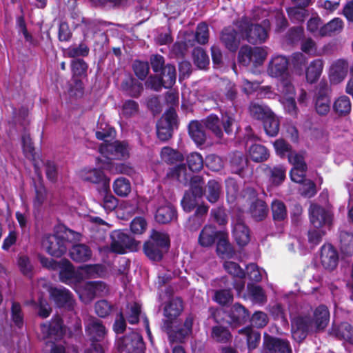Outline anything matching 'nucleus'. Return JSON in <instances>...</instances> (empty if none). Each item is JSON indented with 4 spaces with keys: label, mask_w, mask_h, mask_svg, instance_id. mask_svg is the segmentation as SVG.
Returning a JSON list of instances; mask_svg holds the SVG:
<instances>
[{
    "label": "nucleus",
    "mask_w": 353,
    "mask_h": 353,
    "mask_svg": "<svg viewBox=\"0 0 353 353\" xmlns=\"http://www.w3.org/2000/svg\"><path fill=\"white\" fill-rule=\"evenodd\" d=\"M238 29L242 39L250 44H262L269 37L270 30L268 20H263L261 23H254L250 19L242 17L239 22Z\"/></svg>",
    "instance_id": "f257e3e1"
},
{
    "label": "nucleus",
    "mask_w": 353,
    "mask_h": 353,
    "mask_svg": "<svg viewBox=\"0 0 353 353\" xmlns=\"http://www.w3.org/2000/svg\"><path fill=\"white\" fill-rule=\"evenodd\" d=\"M170 248V236L165 232L152 230L148 239L143 243V251L152 261H161Z\"/></svg>",
    "instance_id": "f03ea898"
},
{
    "label": "nucleus",
    "mask_w": 353,
    "mask_h": 353,
    "mask_svg": "<svg viewBox=\"0 0 353 353\" xmlns=\"http://www.w3.org/2000/svg\"><path fill=\"white\" fill-rule=\"evenodd\" d=\"M205 181L199 175L191 177L190 188L186 190L181 201V205L185 212H192L199 203L205 194Z\"/></svg>",
    "instance_id": "7ed1b4c3"
},
{
    "label": "nucleus",
    "mask_w": 353,
    "mask_h": 353,
    "mask_svg": "<svg viewBox=\"0 0 353 353\" xmlns=\"http://www.w3.org/2000/svg\"><path fill=\"white\" fill-rule=\"evenodd\" d=\"M110 250L112 252L123 254L127 250L137 251L140 242L131 236L127 231L117 230L110 234Z\"/></svg>",
    "instance_id": "20e7f679"
},
{
    "label": "nucleus",
    "mask_w": 353,
    "mask_h": 353,
    "mask_svg": "<svg viewBox=\"0 0 353 353\" xmlns=\"http://www.w3.org/2000/svg\"><path fill=\"white\" fill-rule=\"evenodd\" d=\"M178 115L174 108L170 107L157 123V135L161 142L172 137L174 128H178Z\"/></svg>",
    "instance_id": "39448f33"
},
{
    "label": "nucleus",
    "mask_w": 353,
    "mask_h": 353,
    "mask_svg": "<svg viewBox=\"0 0 353 353\" xmlns=\"http://www.w3.org/2000/svg\"><path fill=\"white\" fill-rule=\"evenodd\" d=\"M115 345L119 353H144L145 350L143 336L136 332H131L118 338Z\"/></svg>",
    "instance_id": "423d86ee"
},
{
    "label": "nucleus",
    "mask_w": 353,
    "mask_h": 353,
    "mask_svg": "<svg viewBox=\"0 0 353 353\" xmlns=\"http://www.w3.org/2000/svg\"><path fill=\"white\" fill-rule=\"evenodd\" d=\"M58 270L59 281L77 291V287L84 279L83 273L79 270H75L72 263L65 258L61 259Z\"/></svg>",
    "instance_id": "0eeeda50"
},
{
    "label": "nucleus",
    "mask_w": 353,
    "mask_h": 353,
    "mask_svg": "<svg viewBox=\"0 0 353 353\" xmlns=\"http://www.w3.org/2000/svg\"><path fill=\"white\" fill-rule=\"evenodd\" d=\"M68 239L63 235L55 234H45L41 241L42 247L52 256L60 258L67 251Z\"/></svg>",
    "instance_id": "6e6552de"
},
{
    "label": "nucleus",
    "mask_w": 353,
    "mask_h": 353,
    "mask_svg": "<svg viewBox=\"0 0 353 353\" xmlns=\"http://www.w3.org/2000/svg\"><path fill=\"white\" fill-rule=\"evenodd\" d=\"M99 152L108 159H125L130 156L129 145L125 141L103 143L99 146Z\"/></svg>",
    "instance_id": "1a4fd4ad"
},
{
    "label": "nucleus",
    "mask_w": 353,
    "mask_h": 353,
    "mask_svg": "<svg viewBox=\"0 0 353 353\" xmlns=\"http://www.w3.org/2000/svg\"><path fill=\"white\" fill-rule=\"evenodd\" d=\"M81 179L86 183L97 185V190H109L110 179L99 168L83 169L79 172Z\"/></svg>",
    "instance_id": "9d476101"
},
{
    "label": "nucleus",
    "mask_w": 353,
    "mask_h": 353,
    "mask_svg": "<svg viewBox=\"0 0 353 353\" xmlns=\"http://www.w3.org/2000/svg\"><path fill=\"white\" fill-rule=\"evenodd\" d=\"M263 353H292L290 341L265 333L262 344Z\"/></svg>",
    "instance_id": "9b49d317"
},
{
    "label": "nucleus",
    "mask_w": 353,
    "mask_h": 353,
    "mask_svg": "<svg viewBox=\"0 0 353 353\" xmlns=\"http://www.w3.org/2000/svg\"><path fill=\"white\" fill-rule=\"evenodd\" d=\"M313 327V320L310 315L299 316L292 321V335L299 342H303Z\"/></svg>",
    "instance_id": "f8f14e48"
},
{
    "label": "nucleus",
    "mask_w": 353,
    "mask_h": 353,
    "mask_svg": "<svg viewBox=\"0 0 353 353\" xmlns=\"http://www.w3.org/2000/svg\"><path fill=\"white\" fill-rule=\"evenodd\" d=\"M309 216L311 224L316 229H319L324 225L330 226L332 224V214L317 204L310 205Z\"/></svg>",
    "instance_id": "ddd939ff"
},
{
    "label": "nucleus",
    "mask_w": 353,
    "mask_h": 353,
    "mask_svg": "<svg viewBox=\"0 0 353 353\" xmlns=\"http://www.w3.org/2000/svg\"><path fill=\"white\" fill-rule=\"evenodd\" d=\"M248 193L250 199H252L249 208V212L251 216L256 221H261L266 218L268 214L267 203L262 199L257 197L258 194L254 188H248Z\"/></svg>",
    "instance_id": "4468645a"
},
{
    "label": "nucleus",
    "mask_w": 353,
    "mask_h": 353,
    "mask_svg": "<svg viewBox=\"0 0 353 353\" xmlns=\"http://www.w3.org/2000/svg\"><path fill=\"white\" fill-rule=\"evenodd\" d=\"M51 299L59 308H66L68 310L74 309V300L72 292L65 288H51L49 290Z\"/></svg>",
    "instance_id": "2eb2a0df"
},
{
    "label": "nucleus",
    "mask_w": 353,
    "mask_h": 353,
    "mask_svg": "<svg viewBox=\"0 0 353 353\" xmlns=\"http://www.w3.org/2000/svg\"><path fill=\"white\" fill-rule=\"evenodd\" d=\"M290 60L283 55H275L269 62L268 72L270 76L275 78L286 77L289 72Z\"/></svg>",
    "instance_id": "dca6fc26"
},
{
    "label": "nucleus",
    "mask_w": 353,
    "mask_h": 353,
    "mask_svg": "<svg viewBox=\"0 0 353 353\" xmlns=\"http://www.w3.org/2000/svg\"><path fill=\"white\" fill-rule=\"evenodd\" d=\"M248 157L240 151H235L229 155V168L232 174L243 177L248 170Z\"/></svg>",
    "instance_id": "f3484780"
},
{
    "label": "nucleus",
    "mask_w": 353,
    "mask_h": 353,
    "mask_svg": "<svg viewBox=\"0 0 353 353\" xmlns=\"http://www.w3.org/2000/svg\"><path fill=\"white\" fill-rule=\"evenodd\" d=\"M85 332L90 342H103L108 330L100 319L94 317L86 325Z\"/></svg>",
    "instance_id": "a211bd4d"
},
{
    "label": "nucleus",
    "mask_w": 353,
    "mask_h": 353,
    "mask_svg": "<svg viewBox=\"0 0 353 353\" xmlns=\"http://www.w3.org/2000/svg\"><path fill=\"white\" fill-rule=\"evenodd\" d=\"M321 262L326 270H333L339 263V254L334 247L329 243L321 248Z\"/></svg>",
    "instance_id": "6ab92c4d"
},
{
    "label": "nucleus",
    "mask_w": 353,
    "mask_h": 353,
    "mask_svg": "<svg viewBox=\"0 0 353 353\" xmlns=\"http://www.w3.org/2000/svg\"><path fill=\"white\" fill-rule=\"evenodd\" d=\"M232 235L239 247H245L250 241V230L240 218L236 219L233 225Z\"/></svg>",
    "instance_id": "aec40b11"
},
{
    "label": "nucleus",
    "mask_w": 353,
    "mask_h": 353,
    "mask_svg": "<svg viewBox=\"0 0 353 353\" xmlns=\"http://www.w3.org/2000/svg\"><path fill=\"white\" fill-rule=\"evenodd\" d=\"M329 333L330 336L338 340L353 345V327L347 322L333 324Z\"/></svg>",
    "instance_id": "412c9836"
},
{
    "label": "nucleus",
    "mask_w": 353,
    "mask_h": 353,
    "mask_svg": "<svg viewBox=\"0 0 353 353\" xmlns=\"http://www.w3.org/2000/svg\"><path fill=\"white\" fill-rule=\"evenodd\" d=\"M41 332L46 339L58 340L63 336V320L57 317L48 323L41 325Z\"/></svg>",
    "instance_id": "4be33fe9"
},
{
    "label": "nucleus",
    "mask_w": 353,
    "mask_h": 353,
    "mask_svg": "<svg viewBox=\"0 0 353 353\" xmlns=\"http://www.w3.org/2000/svg\"><path fill=\"white\" fill-rule=\"evenodd\" d=\"M220 40L225 48L232 52H235L240 45L238 32L231 26L225 27L222 30Z\"/></svg>",
    "instance_id": "5701e85b"
},
{
    "label": "nucleus",
    "mask_w": 353,
    "mask_h": 353,
    "mask_svg": "<svg viewBox=\"0 0 353 353\" xmlns=\"http://www.w3.org/2000/svg\"><path fill=\"white\" fill-rule=\"evenodd\" d=\"M121 88L126 95L132 98H139L143 91V83L131 74L123 80Z\"/></svg>",
    "instance_id": "b1692460"
},
{
    "label": "nucleus",
    "mask_w": 353,
    "mask_h": 353,
    "mask_svg": "<svg viewBox=\"0 0 353 353\" xmlns=\"http://www.w3.org/2000/svg\"><path fill=\"white\" fill-rule=\"evenodd\" d=\"M216 253L222 259H232L236 252L229 241L228 234L224 231L220 232L216 242Z\"/></svg>",
    "instance_id": "393cba45"
},
{
    "label": "nucleus",
    "mask_w": 353,
    "mask_h": 353,
    "mask_svg": "<svg viewBox=\"0 0 353 353\" xmlns=\"http://www.w3.org/2000/svg\"><path fill=\"white\" fill-rule=\"evenodd\" d=\"M230 323L239 326L246 323L250 320V312L242 304L234 303L229 312Z\"/></svg>",
    "instance_id": "a878e982"
},
{
    "label": "nucleus",
    "mask_w": 353,
    "mask_h": 353,
    "mask_svg": "<svg viewBox=\"0 0 353 353\" xmlns=\"http://www.w3.org/2000/svg\"><path fill=\"white\" fill-rule=\"evenodd\" d=\"M348 63L344 59L336 61L330 70V79L332 83L337 84L343 81L347 76Z\"/></svg>",
    "instance_id": "bb28decb"
},
{
    "label": "nucleus",
    "mask_w": 353,
    "mask_h": 353,
    "mask_svg": "<svg viewBox=\"0 0 353 353\" xmlns=\"http://www.w3.org/2000/svg\"><path fill=\"white\" fill-rule=\"evenodd\" d=\"M154 218L159 223L167 224L177 219L176 209L170 203L160 206L156 211Z\"/></svg>",
    "instance_id": "cd10ccee"
},
{
    "label": "nucleus",
    "mask_w": 353,
    "mask_h": 353,
    "mask_svg": "<svg viewBox=\"0 0 353 353\" xmlns=\"http://www.w3.org/2000/svg\"><path fill=\"white\" fill-rule=\"evenodd\" d=\"M313 324L316 330H323L330 321V311L325 305H320L315 308L313 312Z\"/></svg>",
    "instance_id": "c85d7f7f"
},
{
    "label": "nucleus",
    "mask_w": 353,
    "mask_h": 353,
    "mask_svg": "<svg viewBox=\"0 0 353 353\" xmlns=\"http://www.w3.org/2000/svg\"><path fill=\"white\" fill-rule=\"evenodd\" d=\"M71 259L76 263H85L92 256V250L85 244H75L69 251Z\"/></svg>",
    "instance_id": "c756f323"
},
{
    "label": "nucleus",
    "mask_w": 353,
    "mask_h": 353,
    "mask_svg": "<svg viewBox=\"0 0 353 353\" xmlns=\"http://www.w3.org/2000/svg\"><path fill=\"white\" fill-rule=\"evenodd\" d=\"M220 232H223V231L217 230L214 226H205L199 234L198 239L199 243L202 247L212 246L215 241H217Z\"/></svg>",
    "instance_id": "7c9ffc66"
},
{
    "label": "nucleus",
    "mask_w": 353,
    "mask_h": 353,
    "mask_svg": "<svg viewBox=\"0 0 353 353\" xmlns=\"http://www.w3.org/2000/svg\"><path fill=\"white\" fill-rule=\"evenodd\" d=\"M249 158L254 163L266 161L270 156L268 148L260 143L252 144L248 150Z\"/></svg>",
    "instance_id": "2f4dec72"
},
{
    "label": "nucleus",
    "mask_w": 353,
    "mask_h": 353,
    "mask_svg": "<svg viewBox=\"0 0 353 353\" xmlns=\"http://www.w3.org/2000/svg\"><path fill=\"white\" fill-rule=\"evenodd\" d=\"M203 127V123L196 120L190 121L188 125V134L197 145H202L205 143L206 134Z\"/></svg>",
    "instance_id": "473e14b6"
},
{
    "label": "nucleus",
    "mask_w": 353,
    "mask_h": 353,
    "mask_svg": "<svg viewBox=\"0 0 353 353\" xmlns=\"http://www.w3.org/2000/svg\"><path fill=\"white\" fill-rule=\"evenodd\" d=\"M183 310V301L181 297L170 300L163 309V314L166 318L176 319Z\"/></svg>",
    "instance_id": "72a5a7b5"
},
{
    "label": "nucleus",
    "mask_w": 353,
    "mask_h": 353,
    "mask_svg": "<svg viewBox=\"0 0 353 353\" xmlns=\"http://www.w3.org/2000/svg\"><path fill=\"white\" fill-rule=\"evenodd\" d=\"M204 127L210 130L216 138L221 139L223 133L221 119L215 114H210L201 121Z\"/></svg>",
    "instance_id": "f704fd0d"
},
{
    "label": "nucleus",
    "mask_w": 353,
    "mask_h": 353,
    "mask_svg": "<svg viewBox=\"0 0 353 353\" xmlns=\"http://www.w3.org/2000/svg\"><path fill=\"white\" fill-rule=\"evenodd\" d=\"M323 68V62L318 59L312 61L304 70L307 81L310 83L316 82L321 77Z\"/></svg>",
    "instance_id": "c9c22d12"
},
{
    "label": "nucleus",
    "mask_w": 353,
    "mask_h": 353,
    "mask_svg": "<svg viewBox=\"0 0 353 353\" xmlns=\"http://www.w3.org/2000/svg\"><path fill=\"white\" fill-rule=\"evenodd\" d=\"M105 284L102 281H88L85 283L82 293L77 290V292L79 295V298L83 301H91L95 296L97 290L101 287H105Z\"/></svg>",
    "instance_id": "e433bc0d"
},
{
    "label": "nucleus",
    "mask_w": 353,
    "mask_h": 353,
    "mask_svg": "<svg viewBox=\"0 0 353 353\" xmlns=\"http://www.w3.org/2000/svg\"><path fill=\"white\" fill-rule=\"evenodd\" d=\"M205 193L207 200L211 203H216L222 192L221 184L214 180L211 179L208 181L206 185H204Z\"/></svg>",
    "instance_id": "4c0bfd02"
},
{
    "label": "nucleus",
    "mask_w": 353,
    "mask_h": 353,
    "mask_svg": "<svg viewBox=\"0 0 353 353\" xmlns=\"http://www.w3.org/2000/svg\"><path fill=\"white\" fill-rule=\"evenodd\" d=\"M272 219L275 223L283 222L288 219V210L285 204L281 200L275 199L271 203Z\"/></svg>",
    "instance_id": "58836bf2"
},
{
    "label": "nucleus",
    "mask_w": 353,
    "mask_h": 353,
    "mask_svg": "<svg viewBox=\"0 0 353 353\" xmlns=\"http://www.w3.org/2000/svg\"><path fill=\"white\" fill-rule=\"evenodd\" d=\"M343 28V22L339 18H334L319 29L321 37H331L340 33Z\"/></svg>",
    "instance_id": "ea45409f"
},
{
    "label": "nucleus",
    "mask_w": 353,
    "mask_h": 353,
    "mask_svg": "<svg viewBox=\"0 0 353 353\" xmlns=\"http://www.w3.org/2000/svg\"><path fill=\"white\" fill-rule=\"evenodd\" d=\"M239 333L246 336L247 345L250 351L255 350L259 346L261 341V333L259 331L247 326L239 330Z\"/></svg>",
    "instance_id": "a19ab883"
},
{
    "label": "nucleus",
    "mask_w": 353,
    "mask_h": 353,
    "mask_svg": "<svg viewBox=\"0 0 353 353\" xmlns=\"http://www.w3.org/2000/svg\"><path fill=\"white\" fill-rule=\"evenodd\" d=\"M262 122L264 130L268 136L274 137L279 134L280 122L273 112L264 119Z\"/></svg>",
    "instance_id": "79ce46f5"
},
{
    "label": "nucleus",
    "mask_w": 353,
    "mask_h": 353,
    "mask_svg": "<svg viewBox=\"0 0 353 353\" xmlns=\"http://www.w3.org/2000/svg\"><path fill=\"white\" fill-rule=\"evenodd\" d=\"M70 69L72 78H87L88 64L81 58L71 60Z\"/></svg>",
    "instance_id": "37998d69"
},
{
    "label": "nucleus",
    "mask_w": 353,
    "mask_h": 353,
    "mask_svg": "<svg viewBox=\"0 0 353 353\" xmlns=\"http://www.w3.org/2000/svg\"><path fill=\"white\" fill-rule=\"evenodd\" d=\"M334 112L340 117L349 114L352 110V103L347 96L342 95L336 99L333 103Z\"/></svg>",
    "instance_id": "c03bdc74"
},
{
    "label": "nucleus",
    "mask_w": 353,
    "mask_h": 353,
    "mask_svg": "<svg viewBox=\"0 0 353 353\" xmlns=\"http://www.w3.org/2000/svg\"><path fill=\"white\" fill-rule=\"evenodd\" d=\"M162 81L166 85L169 89L172 88L176 83V70L173 64L168 63L166 66L163 68L158 73Z\"/></svg>",
    "instance_id": "a18cd8bd"
},
{
    "label": "nucleus",
    "mask_w": 353,
    "mask_h": 353,
    "mask_svg": "<svg viewBox=\"0 0 353 353\" xmlns=\"http://www.w3.org/2000/svg\"><path fill=\"white\" fill-rule=\"evenodd\" d=\"M249 112L253 119L263 121L270 114H272V111L265 105L251 102L249 105Z\"/></svg>",
    "instance_id": "49530a36"
},
{
    "label": "nucleus",
    "mask_w": 353,
    "mask_h": 353,
    "mask_svg": "<svg viewBox=\"0 0 353 353\" xmlns=\"http://www.w3.org/2000/svg\"><path fill=\"white\" fill-rule=\"evenodd\" d=\"M290 61L294 72L298 75H302L307 68V57L302 52H294L291 55Z\"/></svg>",
    "instance_id": "de8ad7c7"
},
{
    "label": "nucleus",
    "mask_w": 353,
    "mask_h": 353,
    "mask_svg": "<svg viewBox=\"0 0 353 353\" xmlns=\"http://www.w3.org/2000/svg\"><path fill=\"white\" fill-rule=\"evenodd\" d=\"M211 337L217 343H228L232 341V335L228 327L215 325L212 327Z\"/></svg>",
    "instance_id": "09e8293b"
},
{
    "label": "nucleus",
    "mask_w": 353,
    "mask_h": 353,
    "mask_svg": "<svg viewBox=\"0 0 353 353\" xmlns=\"http://www.w3.org/2000/svg\"><path fill=\"white\" fill-rule=\"evenodd\" d=\"M161 157L168 164H174L183 161V155L177 150L165 146L161 149Z\"/></svg>",
    "instance_id": "8fccbe9b"
},
{
    "label": "nucleus",
    "mask_w": 353,
    "mask_h": 353,
    "mask_svg": "<svg viewBox=\"0 0 353 353\" xmlns=\"http://www.w3.org/2000/svg\"><path fill=\"white\" fill-rule=\"evenodd\" d=\"M90 48L86 43L82 41L79 45L73 44L66 49V54L69 58L77 59L89 55Z\"/></svg>",
    "instance_id": "3c124183"
},
{
    "label": "nucleus",
    "mask_w": 353,
    "mask_h": 353,
    "mask_svg": "<svg viewBox=\"0 0 353 353\" xmlns=\"http://www.w3.org/2000/svg\"><path fill=\"white\" fill-rule=\"evenodd\" d=\"M114 193L121 197H125L131 192V183L124 177H119L114 180L112 185Z\"/></svg>",
    "instance_id": "603ef678"
},
{
    "label": "nucleus",
    "mask_w": 353,
    "mask_h": 353,
    "mask_svg": "<svg viewBox=\"0 0 353 353\" xmlns=\"http://www.w3.org/2000/svg\"><path fill=\"white\" fill-rule=\"evenodd\" d=\"M290 21L294 23H303L309 16V11L304 8L290 7L286 10Z\"/></svg>",
    "instance_id": "864d4df0"
},
{
    "label": "nucleus",
    "mask_w": 353,
    "mask_h": 353,
    "mask_svg": "<svg viewBox=\"0 0 353 353\" xmlns=\"http://www.w3.org/2000/svg\"><path fill=\"white\" fill-rule=\"evenodd\" d=\"M194 63L200 69L209 65L210 59L206 51L201 47H196L192 50Z\"/></svg>",
    "instance_id": "5fc2aeb1"
},
{
    "label": "nucleus",
    "mask_w": 353,
    "mask_h": 353,
    "mask_svg": "<svg viewBox=\"0 0 353 353\" xmlns=\"http://www.w3.org/2000/svg\"><path fill=\"white\" fill-rule=\"evenodd\" d=\"M279 79V83L278 85V89L279 92L286 97L294 96L295 88L292 82L291 74H288L286 77H282Z\"/></svg>",
    "instance_id": "6e6d98bb"
},
{
    "label": "nucleus",
    "mask_w": 353,
    "mask_h": 353,
    "mask_svg": "<svg viewBox=\"0 0 353 353\" xmlns=\"http://www.w3.org/2000/svg\"><path fill=\"white\" fill-rule=\"evenodd\" d=\"M126 318L130 324L136 325L139 323L141 313V306L137 302L127 304Z\"/></svg>",
    "instance_id": "4d7b16f0"
},
{
    "label": "nucleus",
    "mask_w": 353,
    "mask_h": 353,
    "mask_svg": "<svg viewBox=\"0 0 353 353\" xmlns=\"http://www.w3.org/2000/svg\"><path fill=\"white\" fill-rule=\"evenodd\" d=\"M132 70L140 81L145 79L150 72V65L148 61L135 59L132 65Z\"/></svg>",
    "instance_id": "13d9d810"
},
{
    "label": "nucleus",
    "mask_w": 353,
    "mask_h": 353,
    "mask_svg": "<svg viewBox=\"0 0 353 353\" xmlns=\"http://www.w3.org/2000/svg\"><path fill=\"white\" fill-rule=\"evenodd\" d=\"M186 163L190 170L194 172H199L203 168V157L196 152H192L187 156Z\"/></svg>",
    "instance_id": "bf43d9fd"
},
{
    "label": "nucleus",
    "mask_w": 353,
    "mask_h": 353,
    "mask_svg": "<svg viewBox=\"0 0 353 353\" xmlns=\"http://www.w3.org/2000/svg\"><path fill=\"white\" fill-rule=\"evenodd\" d=\"M98 130L95 132V137L98 140L103 141L104 143H108V138L112 139L116 133L114 128L107 123H99Z\"/></svg>",
    "instance_id": "052dcab7"
},
{
    "label": "nucleus",
    "mask_w": 353,
    "mask_h": 353,
    "mask_svg": "<svg viewBox=\"0 0 353 353\" xmlns=\"http://www.w3.org/2000/svg\"><path fill=\"white\" fill-rule=\"evenodd\" d=\"M10 316L14 325L21 328L24 323V316L21 305L19 302L14 301L12 302Z\"/></svg>",
    "instance_id": "680f3d73"
},
{
    "label": "nucleus",
    "mask_w": 353,
    "mask_h": 353,
    "mask_svg": "<svg viewBox=\"0 0 353 353\" xmlns=\"http://www.w3.org/2000/svg\"><path fill=\"white\" fill-rule=\"evenodd\" d=\"M29 115L28 108L25 106H21L18 110L13 108L12 119L15 124H19L23 127L29 124L28 117Z\"/></svg>",
    "instance_id": "e2e57ef3"
},
{
    "label": "nucleus",
    "mask_w": 353,
    "mask_h": 353,
    "mask_svg": "<svg viewBox=\"0 0 353 353\" xmlns=\"http://www.w3.org/2000/svg\"><path fill=\"white\" fill-rule=\"evenodd\" d=\"M114 308V305L105 299L97 301L94 304L95 313L99 317L105 318L108 316Z\"/></svg>",
    "instance_id": "0e129e2a"
},
{
    "label": "nucleus",
    "mask_w": 353,
    "mask_h": 353,
    "mask_svg": "<svg viewBox=\"0 0 353 353\" xmlns=\"http://www.w3.org/2000/svg\"><path fill=\"white\" fill-rule=\"evenodd\" d=\"M99 192L103 195V207L108 212L113 211L118 205V200L111 193L110 185H109V190L103 191L99 190Z\"/></svg>",
    "instance_id": "69168bd1"
},
{
    "label": "nucleus",
    "mask_w": 353,
    "mask_h": 353,
    "mask_svg": "<svg viewBox=\"0 0 353 353\" xmlns=\"http://www.w3.org/2000/svg\"><path fill=\"white\" fill-rule=\"evenodd\" d=\"M285 169L281 165L270 168V179L274 185H279L285 181Z\"/></svg>",
    "instance_id": "338daca9"
},
{
    "label": "nucleus",
    "mask_w": 353,
    "mask_h": 353,
    "mask_svg": "<svg viewBox=\"0 0 353 353\" xmlns=\"http://www.w3.org/2000/svg\"><path fill=\"white\" fill-rule=\"evenodd\" d=\"M195 40L199 44L204 45L209 40V28L205 22L199 23L196 28Z\"/></svg>",
    "instance_id": "774afa93"
}]
</instances>
